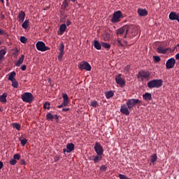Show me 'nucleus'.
Listing matches in <instances>:
<instances>
[{
	"instance_id": "obj_54",
	"label": "nucleus",
	"mask_w": 179,
	"mask_h": 179,
	"mask_svg": "<svg viewBox=\"0 0 179 179\" xmlns=\"http://www.w3.org/2000/svg\"><path fill=\"white\" fill-rule=\"evenodd\" d=\"M117 43L120 45H122V43H121V41L120 40H117Z\"/></svg>"
},
{
	"instance_id": "obj_28",
	"label": "nucleus",
	"mask_w": 179,
	"mask_h": 179,
	"mask_svg": "<svg viewBox=\"0 0 179 179\" xmlns=\"http://www.w3.org/2000/svg\"><path fill=\"white\" fill-rule=\"evenodd\" d=\"M114 96V92L113 91H109L106 93V99H111Z\"/></svg>"
},
{
	"instance_id": "obj_53",
	"label": "nucleus",
	"mask_w": 179,
	"mask_h": 179,
	"mask_svg": "<svg viewBox=\"0 0 179 179\" xmlns=\"http://www.w3.org/2000/svg\"><path fill=\"white\" fill-rule=\"evenodd\" d=\"M3 167V163L2 162H0V170Z\"/></svg>"
},
{
	"instance_id": "obj_13",
	"label": "nucleus",
	"mask_w": 179,
	"mask_h": 179,
	"mask_svg": "<svg viewBox=\"0 0 179 179\" xmlns=\"http://www.w3.org/2000/svg\"><path fill=\"white\" fill-rule=\"evenodd\" d=\"M73 150H75V144H73V143H70L66 145V148H64L63 150V152L64 153H65L66 152L67 153H71V152H73Z\"/></svg>"
},
{
	"instance_id": "obj_35",
	"label": "nucleus",
	"mask_w": 179,
	"mask_h": 179,
	"mask_svg": "<svg viewBox=\"0 0 179 179\" xmlns=\"http://www.w3.org/2000/svg\"><path fill=\"white\" fill-rule=\"evenodd\" d=\"M110 35L108 32H106L105 34V36L103 37L105 41H108L110 40Z\"/></svg>"
},
{
	"instance_id": "obj_10",
	"label": "nucleus",
	"mask_w": 179,
	"mask_h": 179,
	"mask_svg": "<svg viewBox=\"0 0 179 179\" xmlns=\"http://www.w3.org/2000/svg\"><path fill=\"white\" fill-rule=\"evenodd\" d=\"M94 151L96 152V155L99 156H103V153H104V149L100 143H96L94 146Z\"/></svg>"
},
{
	"instance_id": "obj_23",
	"label": "nucleus",
	"mask_w": 179,
	"mask_h": 179,
	"mask_svg": "<svg viewBox=\"0 0 179 179\" xmlns=\"http://www.w3.org/2000/svg\"><path fill=\"white\" fill-rule=\"evenodd\" d=\"M6 97H8V94L3 93L0 96V101H1V103H6Z\"/></svg>"
},
{
	"instance_id": "obj_1",
	"label": "nucleus",
	"mask_w": 179,
	"mask_h": 179,
	"mask_svg": "<svg viewBox=\"0 0 179 179\" xmlns=\"http://www.w3.org/2000/svg\"><path fill=\"white\" fill-rule=\"evenodd\" d=\"M142 103V101L136 99H130L127 101L126 104H122L120 108V113L124 115H129L130 112L134 110L136 104Z\"/></svg>"
},
{
	"instance_id": "obj_60",
	"label": "nucleus",
	"mask_w": 179,
	"mask_h": 179,
	"mask_svg": "<svg viewBox=\"0 0 179 179\" xmlns=\"http://www.w3.org/2000/svg\"><path fill=\"white\" fill-rule=\"evenodd\" d=\"M0 45H1V41H0Z\"/></svg>"
},
{
	"instance_id": "obj_9",
	"label": "nucleus",
	"mask_w": 179,
	"mask_h": 179,
	"mask_svg": "<svg viewBox=\"0 0 179 179\" xmlns=\"http://www.w3.org/2000/svg\"><path fill=\"white\" fill-rule=\"evenodd\" d=\"M78 68L84 71H92V66H90V64L85 61L81 62L80 64H78Z\"/></svg>"
},
{
	"instance_id": "obj_34",
	"label": "nucleus",
	"mask_w": 179,
	"mask_h": 179,
	"mask_svg": "<svg viewBox=\"0 0 179 179\" xmlns=\"http://www.w3.org/2000/svg\"><path fill=\"white\" fill-rule=\"evenodd\" d=\"M102 47H103V48H106V50H110L111 45H110V44L107 43H102Z\"/></svg>"
},
{
	"instance_id": "obj_31",
	"label": "nucleus",
	"mask_w": 179,
	"mask_h": 179,
	"mask_svg": "<svg viewBox=\"0 0 179 179\" xmlns=\"http://www.w3.org/2000/svg\"><path fill=\"white\" fill-rule=\"evenodd\" d=\"M20 124L19 123H13V128H15L17 131H20Z\"/></svg>"
},
{
	"instance_id": "obj_59",
	"label": "nucleus",
	"mask_w": 179,
	"mask_h": 179,
	"mask_svg": "<svg viewBox=\"0 0 179 179\" xmlns=\"http://www.w3.org/2000/svg\"><path fill=\"white\" fill-rule=\"evenodd\" d=\"M89 160H92V157H90V158H89Z\"/></svg>"
},
{
	"instance_id": "obj_33",
	"label": "nucleus",
	"mask_w": 179,
	"mask_h": 179,
	"mask_svg": "<svg viewBox=\"0 0 179 179\" xmlns=\"http://www.w3.org/2000/svg\"><path fill=\"white\" fill-rule=\"evenodd\" d=\"M63 7H64V9H66V8H68V6H69V1L68 0H64L63 1Z\"/></svg>"
},
{
	"instance_id": "obj_27",
	"label": "nucleus",
	"mask_w": 179,
	"mask_h": 179,
	"mask_svg": "<svg viewBox=\"0 0 179 179\" xmlns=\"http://www.w3.org/2000/svg\"><path fill=\"white\" fill-rule=\"evenodd\" d=\"M157 161V155L154 154L152 156H151L150 162L152 164L155 165V162Z\"/></svg>"
},
{
	"instance_id": "obj_40",
	"label": "nucleus",
	"mask_w": 179,
	"mask_h": 179,
	"mask_svg": "<svg viewBox=\"0 0 179 179\" xmlns=\"http://www.w3.org/2000/svg\"><path fill=\"white\" fill-rule=\"evenodd\" d=\"M153 58L155 62H160L162 61V59L159 56H153Z\"/></svg>"
},
{
	"instance_id": "obj_41",
	"label": "nucleus",
	"mask_w": 179,
	"mask_h": 179,
	"mask_svg": "<svg viewBox=\"0 0 179 179\" xmlns=\"http://www.w3.org/2000/svg\"><path fill=\"white\" fill-rule=\"evenodd\" d=\"M13 159L15 160H20V155L19 154H15L13 155Z\"/></svg>"
},
{
	"instance_id": "obj_55",
	"label": "nucleus",
	"mask_w": 179,
	"mask_h": 179,
	"mask_svg": "<svg viewBox=\"0 0 179 179\" xmlns=\"http://www.w3.org/2000/svg\"><path fill=\"white\" fill-rule=\"evenodd\" d=\"M69 2V1H71V2H76V0H67Z\"/></svg>"
},
{
	"instance_id": "obj_20",
	"label": "nucleus",
	"mask_w": 179,
	"mask_h": 179,
	"mask_svg": "<svg viewBox=\"0 0 179 179\" xmlns=\"http://www.w3.org/2000/svg\"><path fill=\"white\" fill-rule=\"evenodd\" d=\"M101 159H103V155H96L94 157L93 162L94 163L97 164L101 162Z\"/></svg>"
},
{
	"instance_id": "obj_11",
	"label": "nucleus",
	"mask_w": 179,
	"mask_h": 179,
	"mask_svg": "<svg viewBox=\"0 0 179 179\" xmlns=\"http://www.w3.org/2000/svg\"><path fill=\"white\" fill-rule=\"evenodd\" d=\"M175 65H176V59L173 57L169 59L166 62V68L167 69H172V68H174Z\"/></svg>"
},
{
	"instance_id": "obj_47",
	"label": "nucleus",
	"mask_w": 179,
	"mask_h": 179,
	"mask_svg": "<svg viewBox=\"0 0 179 179\" xmlns=\"http://www.w3.org/2000/svg\"><path fill=\"white\" fill-rule=\"evenodd\" d=\"M22 71H26L27 69V66L26 65H22L20 68Z\"/></svg>"
},
{
	"instance_id": "obj_58",
	"label": "nucleus",
	"mask_w": 179,
	"mask_h": 179,
	"mask_svg": "<svg viewBox=\"0 0 179 179\" xmlns=\"http://www.w3.org/2000/svg\"><path fill=\"white\" fill-rule=\"evenodd\" d=\"M125 69H126V71H128V68L126 67Z\"/></svg>"
},
{
	"instance_id": "obj_16",
	"label": "nucleus",
	"mask_w": 179,
	"mask_h": 179,
	"mask_svg": "<svg viewBox=\"0 0 179 179\" xmlns=\"http://www.w3.org/2000/svg\"><path fill=\"white\" fill-rule=\"evenodd\" d=\"M143 100H145V101H150V100H152V94L149 93V92H145L143 95Z\"/></svg>"
},
{
	"instance_id": "obj_45",
	"label": "nucleus",
	"mask_w": 179,
	"mask_h": 179,
	"mask_svg": "<svg viewBox=\"0 0 179 179\" xmlns=\"http://www.w3.org/2000/svg\"><path fill=\"white\" fill-rule=\"evenodd\" d=\"M68 104L65 103L64 104V102L58 106V108H62V107H67Z\"/></svg>"
},
{
	"instance_id": "obj_51",
	"label": "nucleus",
	"mask_w": 179,
	"mask_h": 179,
	"mask_svg": "<svg viewBox=\"0 0 179 179\" xmlns=\"http://www.w3.org/2000/svg\"><path fill=\"white\" fill-rule=\"evenodd\" d=\"M175 58H176V59H179V53H177V54L175 55Z\"/></svg>"
},
{
	"instance_id": "obj_6",
	"label": "nucleus",
	"mask_w": 179,
	"mask_h": 179,
	"mask_svg": "<svg viewBox=\"0 0 179 179\" xmlns=\"http://www.w3.org/2000/svg\"><path fill=\"white\" fill-rule=\"evenodd\" d=\"M122 74L119 73L115 76V80L117 85H119L120 87H125V79L122 78Z\"/></svg>"
},
{
	"instance_id": "obj_2",
	"label": "nucleus",
	"mask_w": 179,
	"mask_h": 179,
	"mask_svg": "<svg viewBox=\"0 0 179 179\" xmlns=\"http://www.w3.org/2000/svg\"><path fill=\"white\" fill-rule=\"evenodd\" d=\"M149 89H159L163 86V80L162 79H155L149 81L147 84Z\"/></svg>"
},
{
	"instance_id": "obj_37",
	"label": "nucleus",
	"mask_w": 179,
	"mask_h": 179,
	"mask_svg": "<svg viewBox=\"0 0 179 179\" xmlns=\"http://www.w3.org/2000/svg\"><path fill=\"white\" fill-rule=\"evenodd\" d=\"M5 54H6V51H5V50L2 49L1 50H0V59H2V58H3V55H5Z\"/></svg>"
},
{
	"instance_id": "obj_5",
	"label": "nucleus",
	"mask_w": 179,
	"mask_h": 179,
	"mask_svg": "<svg viewBox=\"0 0 179 179\" xmlns=\"http://www.w3.org/2000/svg\"><path fill=\"white\" fill-rule=\"evenodd\" d=\"M36 50H38V51H41V52H44L45 51H48L51 50V48H49L48 46H46L45 43L43 41L37 42L36 44Z\"/></svg>"
},
{
	"instance_id": "obj_14",
	"label": "nucleus",
	"mask_w": 179,
	"mask_h": 179,
	"mask_svg": "<svg viewBox=\"0 0 179 179\" xmlns=\"http://www.w3.org/2000/svg\"><path fill=\"white\" fill-rule=\"evenodd\" d=\"M24 17H26V13L23 10L20 11L17 15V20L20 23L24 22Z\"/></svg>"
},
{
	"instance_id": "obj_25",
	"label": "nucleus",
	"mask_w": 179,
	"mask_h": 179,
	"mask_svg": "<svg viewBox=\"0 0 179 179\" xmlns=\"http://www.w3.org/2000/svg\"><path fill=\"white\" fill-rule=\"evenodd\" d=\"M45 117L48 121H52L54 120V115L51 113H48Z\"/></svg>"
},
{
	"instance_id": "obj_21",
	"label": "nucleus",
	"mask_w": 179,
	"mask_h": 179,
	"mask_svg": "<svg viewBox=\"0 0 179 179\" xmlns=\"http://www.w3.org/2000/svg\"><path fill=\"white\" fill-rule=\"evenodd\" d=\"M8 80H10V82H12V80H15L16 79L15 78V76H16V72L12 71L8 74Z\"/></svg>"
},
{
	"instance_id": "obj_57",
	"label": "nucleus",
	"mask_w": 179,
	"mask_h": 179,
	"mask_svg": "<svg viewBox=\"0 0 179 179\" xmlns=\"http://www.w3.org/2000/svg\"><path fill=\"white\" fill-rule=\"evenodd\" d=\"M1 1V2H2V3H3V0H0Z\"/></svg>"
},
{
	"instance_id": "obj_7",
	"label": "nucleus",
	"mask_w": 179,
	"mask_h": 179,
	"mask_svg": "<svg viewBox=\"0 0 179 179\" xmlns=\"http://www.w3.org/2000/svg\"><path fill=\"white\" fill-rule=\"evenodd\" d=\"M121 17H122V13H121V11L120 10H117L113 13V17L111 18L110 22H112V23H118Z\"/></svg>"
},
{
	"instance_id": "obj_17",
	"label": "nucleus",
	"mask_w": 179,
	"mask_h": 179,
	"mask_svg": "<svg viewBox=\"0 0 179 179\" xmlns=\"http://www.w3.org/2000/svg\"><path fill=\"white\" fill-rule=\"evenodd\" d=\"M178 17V13H176V12L172 11L169 14V19L170 20H177Z\"/></svg>"
},
{
	"instance_id": "obj_3",
	"label": "nucleus",
	"mask_w": 179,
	"mask_h": 179,
	"mask_svg": "<svg viewBox=\"0 0 179 179\" xmlns=\"http://www.w3.org/2000/svg\"><path fill=\"white\" fill-rule=\"evenodd\" d=\"M137 78L141 80H149L150 79V73L149 71L141 70L138 71Z\"/></svg>"
},
{
	"instance_id": "obj_46",
	"label": "nucleus",
	"mask_w": 179,
	"mask_h": 179,
	"mask_svg": "<svg viewBox=\"0 0 179 179\" xmlns=\"http://www.w3.org/2000/svg\"><path fill=\"white\" fill-rule=\"evenodd\" d=\"M59 160H61V157L59 155H56L55 157V162H59Z\"/></svg>"
},
{
	"instance_id": "obj_44",
	"label": "nucleus",
	"mask_w": 179,
	"mask_h": 179,
	"mask_svg": "<svg viewBox=\"0 0 179 179\" xmlns=\"http://www.w3.org/2000/svg\"><path fill=\"white\" fill-rule=\"evenodd\" d=\"M100 170H101V171H106V170H107V166H106V165H102L100 167Z\"/></svg>"
},
{
	"instance_id": "obj_19",
	"label": "nucleus",
	"mask_w": 179,
	"mask_h": 179,
	"mask_svg": "<svg viewBox=\"0 0 179 179\" xmlns=\"http://www.w3.org/2000/svg\"><path fill=\"white\" fill-rule=\"evenodd\" d=\"M63 103L64 104H69V97H68V94L63 93L62 94Z\"/></svg>"
},
{
	"instance_id": "obj_26",
	"label": "nucleus",
	"mask_w": 179,
	"mask_h": 179,
	"mask_svg": "<svg viewBox=\"0 0 179 179\" xmlns=\"http://www.w3.org/2000/svg\"><path fill=\"white\" fill-rule=\"evenodd\" d=\"M59 30L62 32V34H64V33H65V30H66V24H62L59 27Z\"/></svg>"
},
{
	"instance_id": "obj_12",
	"label": "nucleus",
	"mask_w": 179,
	"mask_h": 179,
	"mask_svg": "<svg viewBox=\"0 0 179 179\" xmlns=\"http://www.w3.org/2000/svg\"><path fill=\"white\" fill-rule=\"evenodd\" d=\"M65 49V45H64V43H60L59 46V55H58V59L59 61H62V58L64 57V50Z\"/></svg>"
},
{
	"instance_id": "obj_42",
	"label": "nucleus",
	"mask_w": 179,
	"mask_h": 179,
	"mask_svg": "<svg viewBox=\"0 0 179 179\" xmlns=\"http://www.w3.org/2000/svg\"><path fill=\"white\" fill-rule=\"evenodd\" d=\"M16 163H17V161H16V159L14 158L10 161V164H11V166H15Z\"/></svg>"
},
{
	"instance_id": "obj_18",
	"label": "nucleus",
	"mask_w": 179,
	"mask_h": 179,
	"mask_svg": "<svg viewBox=\"0 0 179 179\" xmlns=\"http://www.w3.org/2000/svg\"><path fill=\"white\" fill-rule=\"evenodd\" d=\"M24 61V55H22L20 57L18 61L15 63V66H20L23 64Z\"/></svg>"
},
{
	"instance_id": "obj_8",
	"label": "nucleus",
	"mask_w": 179,
	"mask_h": 179,
	"mask_svg": "<svg viewBox=\"0 0 179 179\" xmlns=\"http://www.w3.org/2000/svg\"><path fill=\"white\" fill-rule=\"evenodd\" d=\"M129 31V27L128 25L123 26L120 29L117 30V36H121L126 32L124 37V38H127V34H128Z\"/></svg>"
},
{
	"instance_id": "obj_24",
	"label": "nucleus",
	"mask_w": 179,
	"mask_h": 179,
	"mask_svg": "<svg viewBox=\"0 0 179 179\" xmlns=\"http://www.w3.org/2000/svg\"><path fill=\"white\" fill-rule=\"evenodd\" d=\"M157 51L159 54H166L167 52V49L163 48L162 46L157 48Z\"/></svg>"
},
{
	"instance_id": "obj_50",
	"label": "nucleus",
	"mask_w": 179,
	"mask_h": 179,
	"mask_svg": "<svg viewBox=\"0 0 179 179\" xmlns=\"http://www.w3.org/2000/svg\"><path fill=\"white\" fill-rule=\"evenodd\" d=\"M62 111H64V112L69 111V108H64L62 109Z\"/></svg>"
},
{
	"instance_id": "obj_29",
	"label": "nucleus",
	"mask_w": 179,
	"mask_h": 179,
	"mask_svg": "<svg viewBox=\"0 0 179 179\" xmlns=\"http://www.w3.org/2000/svg\"><path fill=\"white\" fill-rule=\"evenodd\" d=\"M11 82L13 87H14L15 89H17V87H19V83H17V80H16V79L13 80Z\"/></svg>"
},
{
	"instance_id": "obj_43",
	"label": "nucleus",
	"mask_w": 179,
	"mask_h": 179,
	"mask_svg": "<svg viewBox=\"0 0 179 179\" xmlns=\"http://www.w3.org/2000/svg\"><path fill=\"white\" fill-rule=\"evenodd\" d=\"M0 34L3 36H6V34H6V31L3 30L2 29H0Z\"/></svg>"
},
{
	"instance_id": "obj_38",
	"label": "nucleus",
	"mask_w": 179,
	"mask_h": 179,
	"mask_svg": "<svg viewBox=\"0 0 179 179\" xmlns=\"http://www.w3.org/2000/svg\"><path fill=\"white\" fill-rule=\"evenodd\" d=\"M22 146H25L26 143H27V140L26 138L20 139Z\"/></svg>"
},
{
	"instance_id": "obj_52",
	"label": "nucleus",
	"mask_w": 179,
	"mask_h": 179,
	"mask_svg": "<svg viewBox=\"0 0 179 179\" xmlns=\"http://www.w3.org/2000/svg\"><path fill=\"white\" fill-rule=\"evenodd\" d=\"M20 162L21 164H26V161L24 159H22Z\"/></svg>"
},
{
	"instance_id": "obj_48",
	"label": "nucleus",
	"mask_w": 179,
	"mask_h": 179,
	"mask_svg": "<svg viewBox=\"0 0 179 179\" xmlns=\"http://www.w3.org/2000/svg\"><path fill=\"white\" fill-rule=\"evenodd\" d=\"M71 23H72V22H71V20H67L66 22V26H71Z\"/></svg>"
},
{
	"instance_id": "obj_36",
	"label": "nucleus",
	"mask_w": 179,
	"mask_h": 179,
	"mask_svg": "<svg viewBox=\"0 0 179 179\" xmlns=\"http://www.w3.org/2000/svg\"><path fill=\"white\" fill-rule=\"evenodd\" d=\"M20 41L22 43V44H26V43H27V38H26L24 36H21L20 38Z\"/></svg>"
},
{
	"instance_id": "obj_4",
	"label": "nucleus",
	"mask_w": 179,
	"mask_h": 179,
	"mask_svg": "<svg viewBox=\"0 0 179 179\" xmlns=\"http://www.w3.org/2000/svg\"><path fill=\"white\" fill-rule=\"evenodd\" d=\"M21 99L24 103H31L34 100V96L30 92H24L21 95Z\"/></svg>"
},
{
	"instance_id": "obj_49",
	"label": "nucleus",
	"mask_w": 179,
	"mask_h": 179,
	"mask_svg": "<svg viewBox=\"0 0 179 179\" xmlns=\"http://www.w3.org/2000/svg\"><path fill=\"white\" fill-rule=\"evenodd\" d=\"M53 118H54L55 120H59V117L58 116V115H55L53 116Z\"/></svg>"
},
{
	"instance_id": "obj_56",
	"label": "nucleus",
	"mask_w": 179,
	"mask_h": 179,
	"mask_svg": "<svg viewBox=\"0 0 179 179\" xmlns=\"http://www.w3.org/2000/svg\"><path fill=\"white\" fill-rule=\"evenodd\" d=\"M1 19H5V15H1Z\"/></svg>"
},
{
	"instance_id": "obj_15",
	"label": "nucleus",
	"mask_w": 179,
	"mask_h": 179,
	"mask_svg": "<svg viewBox=\"0 0 179 179\" xmlns=\"http://www.w3.org/2000/svg\"><path fill=\"white\" fill-rule=\"evenodd\" d=\"M137 13H138V15H139V16H147L148 10H146L143 8H138L137 10Z\"/></svg>"
},
{
	"instance_id": "obj_22",
	"label": "nucleus",
	"mask_w": 179,
	"mask_h": 179,
	"mask_svg": "<svg viewBox=\"0 0 179 179\" xmlns=\"http://www.w3.org/2000/svg\"><path fill=\"white\" fill-rule=\"evenodd\" d=\"M94 47L96 50H101V45L98 41H94Z\"/></svg>"
},
{
	"instance_id": "obj_39",
	"label": "nucleus",
	"mask_w": 179,
	"mask_h": 179,
	"mask_svg": "<svg viewBox=\"0 0 179 179\" xmlns=\"http://www.w3.org/2000/svg\"><path fill=\"white\" fill-rule=\"evenodd\" d=\"M91 106H92V107L96 108V107H97V106H99V103H97V101H92L91 102Z\"/></svg>"
},
{
	"instance_id": "obj_32",
	"label": "nucleus",
	"mask_w": 179,
	"mask_h": 179,
	"mask_svg": "<svg viewBox=\"0 0 179 179\" xmlns=\"http://www.w3.org/2000/svg\"><path fill=\"white\" fill-rule=\"evenodd\" d=\"M50 106H51V103H50V102H45L43 104V108L45 110H50L51 108L50 107Z\"/></svg>"
},
{
	"instance_id": "obj_30",
	"label": "nucleus",
	"mask_w": 179,
	"mask_h": 179,
	"mask_svg": "<svg viewBox=\"0 0 179 179\" xmlns=\"http://www.w3.org/2000/svg\"><path fill=\"white\" fill-rule=\"evenodd\" d=\"M29 20H26L22 24V27L23 29H27V27H29Z\"/></svg>"
}]
</instances>
